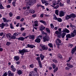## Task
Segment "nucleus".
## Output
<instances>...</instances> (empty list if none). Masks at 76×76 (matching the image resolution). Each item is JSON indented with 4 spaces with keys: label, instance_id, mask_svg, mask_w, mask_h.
I'll use <instances>...</instances> for the list:
<instances>
[{
    "label": "nucleus",
    "instance_id": "9d476101",
    "mask_svg": "<svg viewBox=\"0 0 76 76\" xmlns=\"http://www.w3.org/2000/svg\"><path fill=\"white\" fill-rule=\"evenodd\" d=\"M6 37L10 39L11 38L12 34L10 33L7 34H6Z\"/></svg>",
    "mask_w": 76,
    "mask_h": 76
},
{
    "label": "nucleus",
    "instance_id": "aec40b11",
    "mask_svg": "<svg viewBox=\"0 0 76 76\" xmlns=\"http://www.w3.org/2000/svg\"><path fill=\"white\" fill-rule=\"evenodd\" d=\"M75 51H76V50L74 48L73 49H72V50L71 51L72 54H75Z\"/></svg>",
    "mask_w": 76,
    "mask_h": 76
},
{
    "label": "nucleus",
    "instance_id": "2eb2a0df",
    "mask_svg": "<svg viewBox=\"0 0 76 76\" xmlns=\"http://www.w3.org/2000/svg\"><path fill=\"white\" fill-rule=\"evenodd\" d=\"M29 10H27L24 13V14L25 16H26V15H28L29 14Z\"/></svg>",
    "mask_w": 76,
    "mask_h": 76
},
{
    "label": "nucleus",
    "instance_id": "2f4dec72",
    "mask_svg": "<svg viewBox=\"0 0 76 76\" xmlns=\"http://www.w3.org/2000/svg\"><path fill=\"white\" fill-rule=\"evenodd\" d=\"M48 45H49L50 48H52L53 47V44L51 43H49L48 44Z\"/></svg>",
    "mask_w": 76,
    "mask_h": 76
},
{
    "label": "nucleus",
    "instance_id": "72a5a7b5",
    "mask_svg": "<svg viewBox=\"0 0 76 76\" xmlns=\"http://www.w3.org/2000/svg\"><path fill=\"white\" fill-rule=\"evenodd\" d=\"M72 57L71 56L69 58V60H67V62H69L71 60H72Z\"/></svg>",
    "mask_w": 76,
    "mask_h": 76
},
{
    "label": "nucleus",
    "instance_id": "e433bc0d",
    "mask_svg": "<svg viewBox=\"0 0 76 76\" xmlns=\"http://www.w3.org/2000/svg\"><path fill=\"white\" fill-rule=\"evenodd\" d=\"M58 2H59L58 1L57 3V1H53V3H55V4H56V5H57L58 4H59V3Z\"/></svg>",
    "mask_w": 76,
    "mask_h": 76
},
{
    "label": "nucleus",
    "instance_id": "338daca9",
    "mask_svg": "<svg viewBox=\"0 0 76 76\" xmlns=\"http://www.w3.org/2000/svg\"><path fill=\"white\" fill-rule=\"evenodd\" d=\"M7 72H6L4 74L3 76H7Z\"/></svg>",
    "mask_w": 76,
    "mask_h": 76
},
{
    "label": "nucleus",
    "instance_id": "20e7f679",
    "mask_svg": "<svg viewBox=\"0 0 76 76\" xmlns=\"http://www.w3.org/2000/svg\"><path fill=\"white\" fill-rule=\"evenodd\" d=\"M50 38L48 36H45V37H43V42H46V41H48Z\"/></svg>",
    "mask_w": 76,
    "mask_h": 76
},
{
    "label": "nucleus",
    "instance_id": "9b49d317",
    "mask_svg": "<svg viewBox=\"0 0 76 76\" xmlns=\"http://www.w3.org/2000/svg\"><path fill=\"white\" fill-rule=\"evenodd\" d=\"M11 70L12 72H15V71H16V68H14V66H13V65H11Z\"/></svg>",
    "mask_w": 76,
    "mask_h": 76
},
{
    "label": "nucleus",
    "instance_id": "4d7b16f0",
    "mask_svg": "<svg viewBox=\"0 0 76 76\" xmlns=\"http://www.w3.org/2000/svg\"><path fill=\"white\" fill-rule=\"evenodd\" d=\"M0 9H3V7L1 4L0 5Z\"/></svg>",
    "mask_w": 76,
    "mask_h": 76
},
{
    "label": "nucleus",
    "instance_id": "8fccbe9b",
    "mask_svg": "<svg viewBox=\"0 0 76 76\" xmlns=\"http://www.w3.org/2000/svg\"><path fill=\"white\" fill-rule=\"evenodd\" d=\"M57 40L58 41L59 43H61V40L58 38L57 39Z\"/></svg>",
    "mask_w": 76,
    "mask_h": 76
},
{
    "label": "nucleus",
    "instance_id": "a211bd4d",
    "mask_svg": "<svg viewBox=\"0 0 76 76\" xmlns=\"http://www.w3.org/2000/svg\"><path fill=\"white\" fill-rule=\"evenodd\" d=\"M34 26H38V21L36 20V21H35L34 22Z\"/></svg>",
    "mask_w": 76,
    "mask_h": 76
},
{
    "label": "nucleus",
    "instance_id": "f8f14e48",
    "mask_svg": "<svg viewBox=\"0 0 76 76\" xmlns=\"http://www.w3.org/2000/svg\"><path fill=\"white\" fill-rule=\"evenodd\" d=\"M41 41V39L37 38L35 40V42H37V43H39Z\"/></svg>",
    "mask_w": 76,
    "mask_h": 76
},
{
    "label": "nucleus",
    "instance_id": "774afa93",
    "mask_svg": "<svg viewBox=\"0 0 76 76\" xmlns=\"http://www.w3.org/2000/svg\"><path fill=\"white\" fill-rule=\"evenodd\" d=\"M73 34H76V30H74L73 31Z\"/></svg>",
    "mask_w": 76,
    "mask_h": 76
},
{
    "label": "nucleus",
    "instance_id": "c756f323",
    "mask_svg": "<svg viewBox=\"0 0 76 76\" xmlns=\"http://www.w3.org/2000/svg\"><path fill=\"white\" fill-rule=\"evenodd\" d=\"M56 44L57 45V47L58 48H59L60 47V44H59L58 43V42L57 41H56Z\"/></svg>",
    "mask_w": 76,
    "mask_h": 76
},
{
    "label": "nucleus",
    "instance_id": "4468645a",
    "mask_svg": "<svg viewBox=\"0 0 76 76\" xmlns=\"http://www.w3.org/2000/svg\"><path fill=\"white\" fill-rule=\"evenodd\" d=\"M18 40H20V41H24L25 38L23 37H20L19 38H17Z\"/></svg>",
    "mask_w": 76,
    "mask_h": 76
},
{
    "label": "nucleus",
    "instance_id": "13d9d810",
    "mask_svg": "<svg viewBox=\"0 0 76 76\" xmlns=\"http://www.w3.org/2000/svg\"><path fill=\"white\" fill-rule=\"evenodd\" d=\"M59 7L58 5H57L56 7H54V9H57Z\"/></svg>",
    "mask_w": 76,
    "mask_h": 76
},
{
    "label": "nucleus",
    "instance_id": "4c0bfd02",
    "mask_svg": "<svg viewBox=\"0 0 76 76\" xmlns=\"http://www.w3.org/2000/svg\"><path fill=\"white\" fill-rule=\"evenodd\" d=\"M10 27L11 29H13V28H14L13 26L12 25V23H11L10 24Z\"/></svg>",
    "mask_w": 76,
    "mask_h": 76
},
{
    "label": "nucleus",
    "instance_id": "ddd939ff",
    "mask_svg": "<svg viewBox=\"0 0 76 76\" xmlns=\"http://www.w3.org/2000/svg\"><path fill=\"white\" fill-rule=\"evenodd\" d=\"M69 15L70 16V18H76V17L75 14H74L72 13Z\"/></svg>",
    "mask_w": 76,
    "mask_h": 76
},
{
    "label": "nucleus",
    "instance_id": "bf43d9fd",
    "mask_svg": "<svg viewBox=\"0 0 76 76\" xmlns=\"http://www.w3.org/2000/svg\"><path fill=\"white\" fill-rule=\"evenodd\" d=\"M55 33L56 34H57V35H58V34H59V32H58V31H57L55 32Z\"/></svg>",
    "mask_w": 76,
    "mask_h": 76
},
{
    "label": "nucleus",
    "instance_id": "3c124183",
    "mask_svg": "<svg viewBox=\"0 0 76 76\" xmlns=\"http://www.w3.org/2000/svg\"><path fill=\"white\" fill-rule=\"evenodd\" d=\"M32 16L33 18H36V17H37V14H34L32 15Z\"/></svg>",
    "mask_w": 76,
    "mask_h": 76
},
{
    "label": "nucleus",
    "instance_id": "473e14b6",
    "mask_svg": "<svg viewBox=\"0 0 76 76\" xmlns=\"http://www.w3.org/2000/svg\"><path fill=\"white\" fill-rule=\"evenodd\" d=\"M75 35H76V34H74V33H72L71 34V38L72 37H75Z\"/></svg>",
    "mask_w": 76,
    "mask_h": 76
},
{
    "label": "nucleus",
    "instance_id": "ea45409f",
    "mask_svg": "<svg viewBox=\"0 0 76 76\" xmlns=\"http://www.w3.org/2000/svg\"><path fill=\"white\" fill-rule=\"evenodd\" d=\"M12 4L13 6H14V7H15V6H16V2L13 1L12 3Z\"/></svg>",
    "mask_w": 76,
    "mask_h": 76
},
{
    "label": "nucleus",
    "instance_id": "5701e85b",
    "mask_svg": "<svg viewBox=\"0 0 76 76\" xmlns=\"http://www.w3.org/2000/svg\"><path fill=\"white\" fill-rule=\"evenodd\" d=\"M40 22L42 23H43V24H44L45 25H47V24L46 23V22H45V21H44L43 20H40Z\"/></svg>",
    "mask_w": 76,
    "mask_h": 76
},
{
    "label": "nucleus",
    "instance_id": "412c9836",
    "mask_svg": "<svg viewBox=\"0 0 76 76\" xmlns=\"http://www.w3.org/2000/svg\"><path fill=\"white\" fill-rule=\"evenodd\" d=\"M70 15H67L65 17V19L66 20H68V19H70Z\"/></svg>",
    "mask_w": 76,
    "mask_h": 76
},
{
    "label": "nucleus",
    "instance_id": "e2e57ef3",
    "mask_svg": "<svg viewBox=\"0 0 76 76\" xmlns=\"http://www.w3.org/2000/svg\"><path fill=\"white\" fill-rule=\"evenodd\" d=\"M40 17L41 18H43L44 17V14H42L40 15Z\"/></svg>",
    "mask_w": 76,
    "mask_h": 76
},
{
    "label": "nucleus",
    "instance_id": "bb28decb",
    "mask_svg": "<svg viewBox=\"0 0 76 76\" xmlns=\"http://www.w3.org/2000/svg\"><path fill=\"white\" fill-rule=\"evenodd\" d=\"M67 66L69 67H70V68H72L73 67V66L72 65H71L70 64H66Z\"/></svg>",
    "mask_w": 76,
    "mask_h": 76
},
{
    "label": "nucleus",
    "instance_id": "6ab92c4d",
    "mask_svg": "<svg viewBox=\"0 0 76 76\" xmlns=\"http://www.w3.org/2000/svg\"><path fill=\"white\" fill-rule=\"evenodd\" d=\"M28 46L29 48H35V46L32 45H30L28 44Z\"/></svg>",
    "mask_w": 76,
    "mask_h": 76
},
{
    "label": "nucleus",
    "instance_id": "f03ea898",
    "mask_svg": "<svg viewBox=\"0 0 76 76\" xmlns=\"http://www.w3.org/2000/svg\"><path fill=\"white\" fill-rule=\"evenodd\" d=\"M61 32H63L61 34V37L62 38H64L66 35V33H69V30L66 28H64L61 31Z\"/></svg>",
    "mask_w": 76,
    "mask_h": 76
},
{
    "label": "nucleus",
    "instance_id": "0e129e2a",
    "mask_svg": "<svg viewBox=\"0 0 76 76\" xmlns=\"http://www.w3.org/2000/svg\"><path fill=\"white\" fill-rule=\"evenodd\" d=\"M53 62H54L55 63H57V60H56L55 59H53Z\"/></svg>",
    "mask_w": 76,
    "mask_h": 76
},
{
    "label": "nucleus",
    "instance_id": "37998d69",
    "mask_svg": "<svg viewBox=\"0 0 76 76\" xmlns=\"http://www.w3.org/2000/svg\"><path fill=\"white\" fill-rule=\"evenodd\" d=\"M58 70V68L56 67L55 69H54V70L53 71V73H56V71H57V70Z\"/></svg>",
    "mask_w": 76,
    "mask_h": 76
},
{
    "label": "nucleus",
    "instance_id": "49530a36",
    "mask_svg": "<svg viewBox=\"0 0 76 76\" xmlns=\"http://www.w3.org/2000/svg\"><path fill=\"white\" fill-rule=\"evenodd\" d=\"M70 26L73 28H75V26L72 25V24L71 23L70 24Z\"/></svg>",
    "mask_w": 76,
    "mask_h": 76
},
{
    "label": "nucleus",
    "instance_id": "603ef678",
    "mask_svg": "<svg viewBox=\"0 0 76 76\" xmlns=\"http://www.w3.org/2000/svg\"><path fill=\"white\" fill-rule=\"evenodd\" d=\"M10 44V42H7L6 44L7 45H9Z\"/></svg>",
    "mask_w": 76,
    "mask_h": 76
},
{
    "label": "nucleus",
    "instance_id": "a18cd8bd",
    "mask_svg": "<svg viewBox=\"0 0 76 76\" xmlns=\"http://www.w3.org/2000/svg\"><path fill=\"white\" fill-rule=\"evenodd\" d=\"M59 6L61 7H63L64 6V4H61V2H60V3L59 4Z\"/></svg>",
    "mask_w": 76,
    "mask_h": 76
},
{
    "label": "nucleus",
    "instance_id": "09e8293b",
    "mask_svg": "<svg viewBox=\"0 0 76 76\" xmlns=\"http://www.w3.org/2000/svg\"><path fill=\"white\" fill-rule=\"evenodd\" d=\"M52 66H53V68L54 69L56 67V66L54 64H53Z\"/></svg>",
    "mask_w": 76,
    "mask_h": 76
},
{
    "label": "nucleus",
    "instance_id": "052dcab7",
    "mask_svg": "<svg viewBox=\"0 0 76 76\" xmlns=\"http://www.w3.org/2000/svg\"><path fill=\"white\" fill-rule=\"evenodd\" d=\"M20 18V16H18L16 18V19H19Z\"/></svg>",
    "mask_w": 76,
    "mask_h": 76
},
{
    "label": "nucleus",
    "instance_id": "c9c22d12",
    "mask_svg": "<svg viewBox=\"0 0 76 76\" xmlns=\"http://www.w3.org/2000/svg\"><path fill=\"white\" fill-rule=\"evenodd\" d=\"M58 56L60 58H63V57H62V56H61V55H60V54H58Z\"/></svg>",
    "mask_w": 76,
    "mask_h": 76
},
{
    "label": "nucleus",
    "instance_id": "de8ad7c7",
    "mask_svg": "<svg viewBox=\"0 0 76 76\" xmlns=\"http://www.w3.org/2000/svg\"><path fill=\"white\" fill-rule=\"evenodd\" d=\"M53 16L54 17L53 18L54 19H55V20H56V19L57 18V17H56V15L55 14H54Z\"/></svg>",
    "mask_w": 76,
    "mask_h": 76
},
{
    "label": "nucleus",
    "instance_id": "f257e3e1",
    "mask_svg": "<svg viewBox=\"0 0 76 76\" xmlns=\"http://www.w3.org/2000/svg\"><path fill=\"white\" fill-rule=\"evenodd\" d=\"M27 1H28L26 4V7L27 9H29L31 6H33L36 2L35 0H27Z\"/></svg>",
    "mask_w": 76,
    "mask_h": 76
},
{
    "label": "nucleus",
    "instance_id": "c85d7f7f",
    "mask_svg": "<svg viewBox=\"0 0 76 76\" xmlns=\"http://www.w3.org/2000/svg\"><path fill=\"white\" fill-rule=\"evenodd\" d=\"M46 32L48 33V34H50V29L48 28H46Z\"/></svg>",
    "mask_w": 76,
    "mask_h": 76
},
{
    "label": "nucleus",
    "instance_id": "58836bf2",
    "mask_svg": "<svg viewBox=\"0 0 76 76\" xmlns=\"http://www.w3.org/2000/svg\"><path fill=\"white\" fill-rule=\"evenodd\" d=\"M15 35H13V36L11 37V38L10 39H16V37H15Z\"/></svg>",
    "mask_w": 76,
    "mask_h": 76
},
{
    "label": "nucleus",
    "instance_id": "a19ab883",
    "mask_svg": "<svg viewBox=\"0 0 76 76\" xmlns=\"http://www.w3.org/2000/svg\"><path fill=\"white\" fill-rule=\"evenodd\" d=\"M50 26L52 29H53L54 28V25H53V24H50Z\"/></svg>",
    "mask_w": 76,
    "mask_h": 76
},
{
    "label": "nucleus",
    "instance_id": "c03bdc74",
    "mask_svg": "<svg viewBox=\"0 0 76 76\" xmlns=\"http://www.w3.org/2000/svg\"><path fill=\"white\" fill-rule=\"evenodd\" d=\"M45 29V27H43L42 28H40V31H43V30H44Z\"/></svg>",
    "mask_w": 76,
    "mask_h": 76
},
{
    "label": "nucleus",
    "instance_id": "69168bd1",
    "mask_svg": "<svg viewBox=\"0 0 76 76\" xmlns=\"http://www.w3.org/2000/svg\"><path fill=\"white\" fill-rule=\"evenodd\" d=\"M69 46V47H70L71 48H72V47L73 46V44H70Z\"/></svg>",
    "mask_w": 76,
    "mask_h": 76
},
{
    "label": "nucleus",
    "instance_id": "7ed1b4c3",
    "mask_svg": "<svg viewBox=\"0 0 76 76\" xmlns=\"http://www.w3.org/2000/svg\"><path fill=\"white\" fill-rule=\"evenodd\" d=\"M19 53L21 54L22 55H24V53H28L27 49H23L22 50H19Z\"/></svg>",
    "mask_w": 76,
    "mask_h": 76
},
{
    "label": "nucleus",
    "instance_id": "a878e982",
    "mask_svg": "<svg viewBox=\"0 0 76 76\" xmlns=\"http://www.w3.org/2000/svg\"><path fill=\"white\" fill-rule=\"evenodd\" d=\"M66 38H71L72 37L71 36V35L70 34H68L66 35Z\"/></svg>",
    "mask_w": 76,
    "mask_h": 76
},
{
    "label": "nucleus",
    "instance_id": "79ce46f5",
    "mask_svg": "<svg viewBox=\"0 0 76 76\" xmlns=\"http://www.w3.org/2000/svg\"><path fill=\"white\" fill-rule=\"evenodd\" d=\"M41 1L43 4H44V3H47V1H45V0H42Z\"/></svg>",
    "mask_w": 76,
    "mask_h": 76
},
{
    "label": "nucleus",
    "instance_id": "5fc2aeb1",
    "mask_svg": "<svg viewBox=\"0 0 76 76\" xmlns=\"http://www.w3.org/2000/svg\"><path fill=\"white\" fill-rule=\"evenodd\" d=\"M38 6L39 7H41L42 8H43V9H45V8H44V6H42L41 5H39Z\"/></svg>",
    "mask_w": 76,
    "mask_h": 76
},
{
    "label": "nucleus",
    "instance_id": "393cba45",
    "mask_svg": "<svg viewBox=\"0 0 76 76\" xmlns=\"http://www.w3.org/2000/svg\"><path fill=\"white\" fill-rule=\"evenodd\" d=\"M14 59L16 61H18L19 60V56H16L14 57Z\"/></svg>",
    "mask_w": 76,
    "mask_h": 76
},
{
    "label": "nucleus",
    "instance_id": "7c9ffc66",
    "mask_svg": "<svg viewBox=\"0 0 76 76\" xmlns=\"http://www.w3.org/2000/svg\"><path fill=\"white\" fill-rule=\"evenodd\" d=\"M19 35V33L17 32L15 33H14V34L13 35H14V36H18Z\"/></svg>",
    "mask_w": 76,
    "mask_h": 76
},
{
    "label": "nucleus",
    "instance_id": "680f3d73",
    "mask_svg": "<svg viewBox=\"0 0 76 76\" xmlns=\"http://www.w3.org/2000/svg\"><path fill=\"white\" fill-rule=\"evenodd\" d=\"M21 31H24L25 30V28L23 27H22L20 28Z\"/></svg>",
    "mask_w": 76,
    "mask_h": 76
},
{
    "label": "nucleus",
    "instance_id": "b1692460",
    "mask_svg": "<svg viewBox=\"0 0 76 76\" xmlns=\"http://www.w3.org/2000/svg\"><path fill=\"white\" fill-rule=\"evenodd\" d=\"M40 57L41 58V60H44V58L45 57V56H43V55L41 53L40 55Z\"/></svg>",
    "mask_w": 76,
    "mask_h": 76
},
{
    "label": "nucleus",
    "instance_id": "4be33fe9",
    "mask_svg": "<svg viewBox=\"0 0 76 76\" xmlns=\"http://www.w3.org/2000/svg\"><path fill=\"white\" fill-rule=\"evenodd\" d=\"M17 73L18 74V75H20L21 74H22V71L21 70H19L18 71H17Z\"/></svg>",
    "mask_w": 76,
    "mask_h": 76
},
{
    "label": "nucleus",
    "instance_id": "423d86ee",
    "mask_svg": "<svg viewBox=\"0 0 76 76\" xmlns=\"http://www.w3.org/2000/svg\"><path fill=\"white\" fill-rule=\"evenodd\" d=\"M1 25H2V29H3L4 26H9V24L7 23H2Z\"/></svg>",
    "mask_w": 76,
    "mask_h": 76
},
{
    "label": "nucleus",
    "instance_id": "6e6552de",
    "mask_svg": "<svg viewBox=\"0 0 76 76\" xmlns=\"http://www.w3.org/2000/svg\"><path fill=\"white\" fill-rule=\"evenodd\" d=\"M29 39L34 40L35 39V35H29Z\"/></svg>",
    "mask_w": 76,
    "mask_h": 76
},
{
    "label": "nucleus",
    "instance_id": "f3484780",
    "mask_svg": "<svg viewBox=\"0 0 76 76\" xmlns=\"http://www.w3.org/2000/svg\"><path fill=\"white\" fill-rule=\"evenodd\" d=\"M3 19L4 20V22H6V23H7V22H10V20H7L5 18H3Z\"/></svg>",
    "mask_w": 76,
    "mask_h": 76
},
{
    "label": "nucleus",
    "instance_id": "1a4fd4ad",
    "mask_svg": "<svg viewBox=\"0 0 76 76\" xmlns=\"http://www.w3.org/2000/svg\"><path fill=\"white\" fill-rule=\"evenodd\" d=\"M9 76H13V73L11 72V71H9L8 72Z\"/></svg>",
    "mask_w": 76,
    "mask_h": 76
},
{
    "label": "nucleus",
    "instance_id": "39448f33",
    "mask_svg": "<svg viewBox=\"0 0 76 76\" xmlns=\"http://www.w3.org/2000/svg\"><path fill=\"white\" fill-rule=\"evenodd\" d=\"M41 47L43 50H48V47L45 45H43L41 46Z\"/></svg>",
    "mask_w": 76,
    "mask_h": 76
},
{
    "label": "nucleus",
    "instance_id": "dca6fc26",
    "mask_svg": "<svg viewBox=\"0 0 76 76\" xmlns=\"http://www.w3.org/2000/svg\"><path fill=\"white\" fill-rule=\"evenodd\" d=\"M29 12L31 13L32 14H34L35 13V11L33 9H31L29 10Z\"/></svg>",
    "mask_w": 76,
    "mask_h": 76
},
{
    "label": "nucleus",
    "instance_id": "6e6d98bb",
    "mask_svg": "<svg viewBox=\"0 0 76 76\" xmlns=\"http://www.w3.org/2000/svg\"><path fill=\"white\" fill-rule=\"evenodd\" d=\"M37 61H40V57L39 56H38L37 58Z\"/></svg>",
    "mask_w": 76,
    "mask_h": 76
},
{
    "label": "nucleus",
    "instance_id": "cd10ccee",
    "mask_svg": "<svg viewBox=\"0 0 76 76\" xmlns=\"http://www.w3.org/2000/svg\"><path fill=\"white\" fill-rule=\"evenodd\" d=\"M56 20H58V21L59 22H62V20L61 18H57Z\"/></svg>",
    "mask_w": 76,
    "mask_h": 76
},
{
    "label": "nucleus",
    "instance_id": "0eeeda50",
    "mask_svg": "<svg viewBox=\"0 0 76 76\" xmlns=\"http://www.w3.org/2000/svg\"><path fill=\"white\" fill-rule=\"evenodd\" d=\"M65 14V13H64V12L61 10L60 12L59 16L60 17H62V16H64Z\"/></svg>",
    "mask_w": 76,
    "mask_h": 76
},
{
    "label": "nucleus",
    "instance_id": "864d4df0",
    "mask_svg": "<svg viewBox=\"0 0 76 76\" xmlns=\"http://www.w3.org/2000/svg\"><path fill=\"white\" fill-rule=\"evenodd\" d=\"M9 15H10V17H12L13 15V14L11 12H10L9 13Z\"/></svg>",
    "mask_w": 76,
    "mask_h": 76
},
{
    "label": "nucleus",
    "instance_id": "f704fd0d",
    "mask_svg": "<svg viewBox=\"0 0 76 76\" xmlns=\"http://www.w3.org/2000/svg\"><path fill=\"white\" fill-rule=\"evenodd\" d=\"M58 10H55V13L57 15H58Z\"/></svg>",
    "mask_w": 76,
    "mask_h": 76
}]
</instances>
